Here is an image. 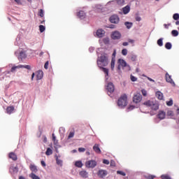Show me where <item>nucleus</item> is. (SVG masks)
Here are the masks:
<instances>
[{
    "mask_svg": "<svg viewBox=\"0 0 179 179\" xmlns=\"http://www.w3.org/2000/svg\"><path fill=\"white\" fill-rule=\"evenodd\" d=\"M109 29H115V25L110 24L109 27H108Z\"/></svg>",
    "mask_w": 179,
    "mask_h": 179,
    "instance_id": "obj_58",
    "label": "nucleus"
},
{
    "mask_svg": "<svg viewBox=\"0 0 179 179\" xmlns=\"http://www.w3.org/2000/svg\"><path fill=\"white\" fill-rule=\"evenodd\" d=\"M167 115L168 117H174V113L173 110H168Z\"/></svg>",
    "mask_w": 179,
    "mask_h": 179,
    "instance_id": "obj_40",
    "label": "nucleus"
},
{
    "mask_svg": "<svg viewBox=\"0 0 179 179\" xmlns=\"http://www.w3.org/2000/svg\"><path fill=\"white\" fill-rule=\"evenodd\" d=\"M8 157L10 159H12V160H13L14 162H16V160H17V155H16L15 152H10L8 155Z\"/></svg>",
    "mask_w": 179,
    "mask_h": 179,
    "instance_id": "obj_17",
    "label": "nucleus"
},
{
    "mask_svg": "<svg viewBox=\"0 0 179 179\" xmlns=\"http://www.w3.org/2000/svg\"><path fill=\"white\" fill-rule=\"evenodd\" d=\"M157 43L159 47H163V38L158 39Z\"/></svg>",
    "mask_w": 179,
    "mask_h": 179,
    "instance_id": "obj_32",
    "label": "nucleus"
},
{
    "mask_svg": "<svg viewBox=\"0 0 179 179\" xmlns=\"http://www.w3.org/2000/svg\"><path fill=\"white\" fill-rule=\"evenodd\" d=\"M117 174H120V176H122L123 177H125V176H127V174L122 171H117Z\"/></svg>",
    "mask_w": 179,
    "mask_h": 179,
    "instance_id": "obj_42",
    "label": "nucleus"
},
{
    "mask_svg": "<svg viewBox=\"0 0 179 179\" xmlns=\"http://www.w3.org/2000/svg\"><path fill=\"white\" fill-rule=\"evenodd\" d=\"M110 166L115 167V162H114V160L110 161Z\"/></svg>",
    "mask_w": 179,
    "mask_h": 179,
    "instance_id": "obj_52",
    "label": "nucleus"
},
{
    "mask_svg": "<svg viewBox=\"0 0 179 179\" xmlns=\"http://www.w3.org/2000/svg\"><path fill=\"white\" fill-rule=\"evenodd\" d=\"M124 25L126 26L127 29H131V27H132V22H124Z\"/></svg>",
    "mask_w": 179,
    "mask_h": 179,
    "instance_id": "obj_29",
    "label": "nucleus"
},
{
    "mask_svg": "<svg viewBox=\"0 0 179 179\" xmlns=\"http://www.w3.org/2000/svg\"><path fill=\"white\" fill-rule=\"evenodd\" d=\"M29 169L31 171H32V173H37V171H38V170L37 169V166H36V165L34 164H31L29 166Z\"/></svg>",
    "mask_w": 179,
    "mask_h": 179,
    "instance_id": "obj_22",
    "label": "nucleus"
},
{
    "mask_svg": "<svg viewBox=\"0 0 179 179\" xmlns=\"http://www.w3.org/2000/svg\"><path fill=\"white\" fill-rule=\"evenodd\" d=\"M97 65L99 68L107 66V65H108V55L106 53L101 54L97 59Z\"/></svg>",
    "mask_w": 179,
    "mask_h": 179,
    "instance_id": "obj_1",
    "label": "nucleus"
},
{
    "mask_svg": "<svg viewBox=\"0 0 179 179\" xmlns=\"http://www.w3.org/2000/svg\"><path fill=\"white\" fill-rule=\"evenodd\" d=\"M145 178H146V179H155V178H156V176H153V175H145Z\"/></svg>",
    "mask_w": 179,
    "mask_h": 179,
    "instance_id": "obj_36",
    "label": "nucleus"
},
{
    "mask_svg": "<svg viewBox=\"0 0 179 179\" xmlns=\"http://www.w3.org/2000/svg\"><path fill=\"white\" fill-rule=\"evenodd\" d=\"M22 68H25V69H29V70H30V69H31V66H30V65H25V66H23V65H22Z\"/></svg>",
    "mask_w": 179,
    "mask_h": 179,
    "instance_id": "obj_50",
    "label": "nucleus"
},
{
    "mask_svg": "<svg viewBox=\"0 0 179 179\" xmlns=\"http://www.w3.org/2000/svg\"><path fill=\"white\" fill-rule=\"evenodd\" d=\"M142 19L141 18V17H136V22H141V20Z\"/></svg>",
    "mask_w": 179,
    "mask_h": 179,
    "instance_id": "obj_61",
    "label": "nucleus"
},
{
    "mask_svg": "<svg viewBox=\"0 0 179 179\" xmlns=\"http://www.w3.org/2000/svg\"><path fill=\"white\" fill-rule=\"evenodd\" d=\"M115 66V58L112 57L111 63H110V67L112 71H114V68Z\"/></svg>",
    "mask_w": 179,
    "mask_h": 179,
    "instance_id": "obj_26",
    "label": "nucleus"
},
{
    "mask_svg": "<svg viewBox=\"0 0 179 179\" xmlns=\"http://www.w3.org/2000/svg\"><path fill=\"white\" fill-rule=\"evenodd\" d=\"M6 111L8 114H12V113L15 111V107L13 106H8L6 108Z\"/></svg>",
    "mask_w": 179,
    "mask_h": 179,
    "instance_id": "obj_21",
    "label": "nucleus"
},
{
    "mask_svg": "<svg viewBox=\"0 0 179 179\" xmlns=\"http://www.w3.org/2000/svg\"><path fill=\"white\" fill-rule=\"evenodd\" d=\"M142 101V95L139 92H136L133 96V103L138 104Z\"/></svg>",
    "mask_w": 179,
    "mask_h": 179,
    "instance_id": "obj_5",
    "label": "nucleus"
},
{
    "mask_svg": "<svg viewBox=\"0 0 179 179\" xmlns=\"http://www.w3.org/2000/svg\"><path fill=\"white\" fill-rule=\"evenodd\" d=\"M107 174V171L103 169H100L97 173V176L99 177V178H104Z\"/></svg>",
    "mask_w": 179,
    "mask_h": 179,
    "instance_id": "obj_11",
    "label": "nucleus"
},
{
    "mask_svg": "<svg viewBox=\"0 0 179 179\" xmlns=\"http://www.w3.org/2000/svg\"><path fill=\"white\" fill-rule=\"evenodd\" d=\"M38 16L41 17H44V10L43 9H40L38 13Z\"/></svg>",
    "mask_w": 179,
    "mask_h": 179,
    "instance_id": "obj_35",
    "label": "nucleus"
},
{
    "mask_svg": "<svg viewBox=\"0 0 179 179\" xmlns=\"http://www.w3.org/2000/svg\"><path fill=\"white\" fill-rule=\"evenodd\" d=\"M80 176L83 178H87L88 173L86 171H81L80 172Z\"/></svg>",
    "mask_w": 179,
    "mask_h": 179,
    "instance_id": "obj_24",
    "label": "nucleus"
},
{
    "mask_svg": "<svg viewBox=\"0 0 179 179\" xmlns=\"http://www.w3.org/2000/svg\"><path fill=\"white\" fill-rule=\"evenodd\" d=\"M129 43L128 42H124L123 43H122V45L124 46V47H127V45H129Z\"/></svg>",
    "mask_w": 179,
    "mask_h": 179,
    "instance_id": "obj_60",
    "label": "nucleus"
},
{
    "mask_svg": "<svg viewBox=\"0 0 179 179\" xmlns=\"http://www.w3.org/2000/svg\"><path fill=\"white\" fill-rule=\"evenodd\" d=\"M56 162H57V164H58V166H62V160L58 159V157L56 158Z\"/></svg>",
    "mask_w": 179,
    "mask_h": 179,
    "instance_id": "obj_38",
    "label": "nucleus"
},
{
    "mask_svg": "<svg viewBox=\"0 0 179 179\" xmlns=\"http://www.w3.org/2000/svg\"><path fill=\"white\" fill-rule=\"evenodd\" d=\"M173 18L174 20H179V14L178 13L173 14Z\"/></svg>",
    "mask_w": 179,
    "mask_h": 179,
    "instance_id": "obj_41",
    "label": "nucleus"
},
{
    "mask_svg": "<svg viewBox=\"0 0 179 179\" xmlns=\"http://www.w3.org/2000/svg\"><path fill=\"white\" fill-rule=\"evenodd\" d=\"M166 105L169 106V107L173 106V99H171L169 101H166Z\"/></svg>",
    "mask_w": 179,
    "mask_h": 179,
    "instance_id": "obj_49",
    "label": "nucleus"
},
{
    "mask_svg": "<svg viewBox=\"0 0 179 179\" xmlns=\"http://www.w3.org/2000/svg\"><path fill=\"white\" fill-rule=\"evenodd\" d=\"M161 178H162V179H171V178L170 176H167V175H162L161 176Z\"/></svg>",
    "mask_w": 179,
    "mask_h": 179,
    "instance_id": "obj_48",
    "label": "nucleus"
},
{
    "mask_svg": "<svg viewBox=\"0 0 179 179\" xmlns=\"http://www.w3.org/2000/svg\"><path fill=\"white\" fill-rule=\"evenodd\" d=\"M86 151V149L84 148H78V152H85Z\"/></svg>",
    "mask_w": 179,
    "mask_h": 179,
    "instance_id": "obj_51",
    "label": "nucleus"
},
{
    "mask_svg": "<svg viewBox=\"0 0 179 179\" xmlns=\"http://www.w3.org/2000/svg\"><path fill=\"white\" fill-rule=\"evenodd\" d=\"M165 79L168 83H170L172 86L176 87V83H174V80H173L171 76H170L169 73L165 74Z\"/></svg>",
    "mask_w": 179,
    "mask_h": 179,
    "instance_id": "obj_7",
    "label": "nucleus"
},
{
    "mask_svg": "<svg viewBox=\"0 0 179 179\" xmlns=\"http://www.w3.org/2000/svg\"><path fill=\"white\" fill-rule=\"evenodd\" d=\"M134 108H135V107L134 106H130L129 107V110H134Z\"/></svg>",
    "mask_w": 179,
    "mask_h": 179,
    "instance_id": "obj_62",
    "label": "nucleus"
},
{
    "mask_svg": "<svg viewBox=\"0 0 179 179\" xmlns=\"http://www.w3.org/2000/svg\"><path fill=\"white\" fill-rule=\"evenodd\" d=\"M77 15L80 19H85V16H86V13H85V11L80 10V12L78 13Z\"/></svg>",
    "mask_w": 179,
    "mask_h": 179,
    "instance_id": "obj_19",
    "label": "nucleus"
},
{
    "mask_svg": "<svg viewBox=\"0 0 179 179\" xmlns=\"http://www.w3.org/2000/svg\"><path fill=\"white\" fill-rule=\"evenodd\" d=\"M157 117L159 120H164L166 118V112L159 110Z\"/></svg>",
    "mask_w": 179,
    "mask_h": 179,
    "instance_id": "obj_15",
    "label": "nucleus"
},
{
    "mask_svg": "<svg viewBox=\"0 0 179 179\" xmlns=\"http://www.w3.org/2000/svg\"><path fill=\"white\" fill-rule=\"evenodd\" d=\"M106 90L108 91V93H114V90H115V88L114 87V84L113 83H109L106 87Z\"/></svg>",
    "mask_w": 179,
    "mask_h": 179,
    "instance_id": "obj_10",
    "label": "nucleus"
},
{
    "mask_svg": "<svg viewBox=\"0 0 179 179\" xmlns=\"http://www.w3.org/2000/svg\"><path fill=\"white\" fill-rule=\"evenodd\" d=\"M128 43H130V44H134L135 43V41L134 39H128Z\"/></svg>",
    "mask_w": 179,
    "mask_h": 179,
    "instance_id": "obj_54",
    "label": "nucleus"
},
{
    "mask_svg": "<svg viewBox=\"0 0 179 179\" xmlns=\"http://www.w3.org/2000/svg\"><path fill=\"white\" fill-rule=\"evenodd\" d=\"M103 164H110V161L108 159H103Z\"/></svg>",
    "mask_w": 179,
    "mask_h": 179,
    "instance_id": "obj_53",
    "label": "nucleus"
},
{
    "mask_svg": "<svg viewBox=\"0 0 179 179\" xmlns=\"http://www.w3.org/2000/svg\"><path fill=\"white\" fill-rule=\"evenodd\" d=\"M129 10H131V8L129 7V6H126L124 8H123L124 15L129 13Z\"/></svg>",
    "mask_w": 179,
    "mask_h": 179,
    "instance_id": "obj_23",
    "label": "nucleus"
},
{
    "mask_svg": "<svg viewBox=\"0 0 179 179\" xmlns=\"http://www.w3.org/2000/svg\"><path fill=\"white\" fill-rule=\"evenodd\" d=\"M75 166H76V167L80 168L83 166V164H82V162H80V161H77V162H76Z\"/></svg>",
    "mask_w": 179,
    "mask_h": 179,
    "instance_id": "obj_30",
    "label": "nucleus"
},
{
    "mask_svg": "<svg viewBox=\"0 0 179 179\" xmlns=\"http://www.w3.org/2000/svg\"><path fill=\"white\" fill-rule=\"evenodd\" d=\"M23 66L22 65H18L15 66H13L11 68L10 72H16L17 69H20V68H22Z\"/></svg>",
    "mask_w": 179,
    "mask_h": 179,
    "instance_id": "obj_25",
    "label": "nucleus"
},
{
    "mask_svg": "<svg viewBox=\"0 0 179 179\" xmlns=\"http://www.w3.org/2000/svg\"><path fill=\"white\" fill-rule=\"evenodd\" d=\"M39 31L41 33L45 31V27L44 25H39Z\"/></svg>",
    "mask_w": 179,
    "mask_h": 179,
    "instance_id": "obj_33",
    "label": "nucleus"
},
{
    "mask_svg": "<svg viewBox=\"0 0 179 179\" xmlns=\"http://www.w3.org/2000/svg\"><path fill=\"white\" fill-rule=\"evenodd\" d=\"M15 1V2H16L17 3H20V0H14Z\"/></svg>",
    "mask_w": 179,
    "mask_h": 179,
    "instance_id": "obj_64",
    "label": "nucleus"
},
{
    "mask_svg": "<svg viewBox=\"0 0 179 179\" xmlns=\"http://www.w3.org/2000/svg\"><path fill=\"white\" fill-rule=\"evenodd\" d=\"M172 36H173L174 37H177V36H178V31L177 30H173L171 31Z\"/></svg>",
    "mask_w": 179,
    "mask_h": 179,
    "instance_id": "obj_39",
    "label": "nucleus"
},
{
    "mask_svg": "<svg viewBox=\"0 0 179 179\" xmlns=\"http://www.w3.org/2000/svg\"><path fill=\"white\" fill-rule=\"evenodd\" d=\"M141 93L143 96H144V97H146V96H148V91H146V90H142Z\"/></svg>",
    "mask_w": 179,
    "mask_h": 179,
    "instance_id": "obj_44",
    "label": "nucleus"
},
{
    "mask_svg": "<svg viewBox=\"0 0 179 179\" xmlns=\"http://www.w3.org/2000/svg\"><path fill=\"white\" fill-rule=\"evenodd\" d=\"M75 136V132L71 131L69 134L68 139H71V138H73Z\"/></svg>",
    "mask_w": 179,
    "mask_h": 179,
    "instance_id": "obj_43",
    "label": "nucleus"
},
{
    "mask_svg": "<svg viewBox=\"0 0 179 179\" xmlns=\"http://www.w3.org/2000/svg\"><path fill=\"white\" fill-rule=\"evenodd\" d=\"M106 31H104V30L103 29H98L96 33L97 37H99V38H101V37H104Z\"/></svg>",
    "mask_w": 179,
    "mask_h": 179,
    "instance_id": "obj_12",
    "label": "nucleus"
},
{
    "mask_svg": "<svg viewBox=\"0 0 179 179\" xmlns=\"http://www.w3.org/2000/svg\"><path fill=\"white\" fill-rule=\"evenodd\" d=\"M117 55V51L115 50L113 53V58H115V55Z\"/></svg>",
    "mask_w": 179,
    "mask_h": 179,
    "instance_id": "obj_59",
    "label": "nucleus"
},
{
    "mask_svg": "<svg viewBox=\"0 0 179 179\" xmlns=\"http://www.w3.org/2000/svg\"><path fill=\"white\" fill-rule=\"evenodd\" d=\"M97 166V162L95 160H89L85 162V166L87 169H94Z\"/></svg>",
    "mask_w": 179,
    "mask_h": 179,
    "instance_id": "obj_6",
    "label": "nucleus"
},
{
    "mask_svg": "<svg viewBox=\"0 0 179 179\" xmlns=\"http://www.w3.org/2000/svg\"><path fill=\"white\" fill-rule=\"evenodd\" d=\"M116 2L117 3V5H120V6H122V5H124V3H125L124 0H117Z\"/></svg>",
    "mask_w": 179,
    "mask_h": 179,
    "instance_id": "obj_37",
    "label": "nucleus"
},
{
    "mask_svg": "<svg viewBox=\"0 0 179 179\" xmlns=\"http://www.w3.org/2000/svg\"><path fill=\"white\" fill-rule=\"evenodd\" d=\"M148 80H150V82H155V80L150 78H148Z\"/></svg>",
    "mask_w": 179,
    "mask_h": 179,
    "instance_id": "obj_63",
    "label": "nucleus"
},
{
    "mask_svg": "<svg viewBox=\"0 0 179 179\" xmlns=\"http://www.w3.org/2000/svg\"><path fill=\"white\" fill-rule=\"evenodd\" d=\"M130 78H131V82H136V80H138V78H136V77H135L132 75L130 76Z\"/></svg>",
    "mask_w": 179,
    "mask_h": 179,
    "instance_id": "obj_45",
    "label": "nucleus"
},
{
    "mask_svg": "<svg viewBox=\"0 0 179 179\" xmlns=\"http://www.w3.org/2000/svg\"><path fill=\"white\" fill-rule=\"evenodd\" d=\"M131 60L133 62H135V61H136V55H132L131 56Z\"/></svg>",
    "mask_w": 179,
    "mask_h": 179,
    "instance_id": "obj_46",
    "label": "nucleus"
},
{
    "mask_svg": "<svg viewBox=\"0 0 179 179\" xmlns=\"http://www.w3.org/2000/svg\"><path fill=\"white\" fill-rule=\"evenodd\" d=\"M127 104L128 96H127V94H124L117 100V106L120 107V108H124V107H127Z\"/></svg>",
    "mask_w": 179,
    "mask_h": 179,
    "instance_id": "obj_3",
    "label": "nucleus"
},
{
    "mask_svg": "<svg viewBox=\"0 0 179 179\" xmlns=\"http://www.w3.org/2000/svg\"><path fill=\"white\" fill-rule=\"evenodd\" d=\"M41 166H42L43 167H45V166H47V164H45V162H44V161H41Z\"/></svg>",
    "mask_w": 179,
    "mask_h": 179,
    "instance_id": "obj_57",
    "label": "nucleus"
},
{
    "mask_svg": "<svg viewBox=\"0 0 179 179\" xmlns=\"http://www.w3.org/2000/svg\"><path fill=\"white\" fill-rule=\"evenodd\" d=\"M118 66L117 69L118 71H121V67L124 69V68H127V71H131V66L128 64H127V62L122 59H119L117 61Z\"/></svg>",
    "mask_w": 179,
    "mask_h": 179,
    "instance_id": "obj_4",
    "label": "nucleus"
},
{
    "mask_svg": "<svg viewBox=\"0 0 179 179\" xmlns=\"http://www.w3.org/2000/svg\"><path fill=\"white\" fill-rule=\"evenodd\" d=\"M51 155H52V150L50 148H47L46 152H45V155L51 156Z\"/></svg>",
    "mask_w": 179,
    "mask_h": 179,
    "instance_id": "obj_27",
    "label": "nucleus"
},
{
    "mask_svg": "<svg viewBox=\"0 0 179 179\" xmlns=\"http://www.w3.org/2000/svg\"><path fill=\"white\" fill-rule=\"evenodd\" d=\"M48 64H49L48 62H46L45 63V65H44L45 69H48Z\"/></svg>",
    "mask_w": 179,
    "mask_h": 179,
    "instance_id": "obj_56",
    "label": "nucleus"
},
{
    "mask_svg": "<svg viewBox=\"0 0 179 179\" xmlns=\"http://www.w3.org/2000/svg\"><path fill=\"white\" fill-rule=\"evenodd\" d=\"M101 69H102L103 72L106 73V76H108V69H106L103 66L99 67Z\"/></svg>",
    "mask_w": 179,
    "mask_h": 179,
    "instance_id": "obj_34",
    "label": "nucleus"
},
{
    "mask_svg": "<svg viewBox=\"0 0 179 179\" xmlns=\"http://www.w3.org/2000/svg\"><path fill=\"white\" fill-rule=\"evenodd\" d=\"M29 177H30L31 179H40V177H38V176H36V174H34V173H31L29 175Z\"/></svg>",
    "mask_w": 179,
    "mask_h": 179,
    "instance_id": "obj_28",
    "label": "nucleus"
},
{
    "mask_svg": "<svg viewBox=\"0 0 179 179\" xmlns=\"http://www.w3.org/2000/svg\"><path fill=\"white\" fill-rule=\"evenodd\" d=\"M155 96L158 100H163V93H162V92L157 91L155 94Z\"/></svg>",
    "mask_w": 179,
    "mask_h": 179,
    "instance_id": "obj_20",
    "label": "nucleus"
},
{
    "mask_svg": "<svg viewBox=\"0 0 179 179\" xmlns=\"http://www.w3.org/2000/svg\"><path fill=\"white\" fill-rule=\"evenodd\" d=\"M109 20L110 23H114L115 24H117L120 22V17L117 15H113L110 17Z\"/></svg>",
    "mask_w": 179,
    "mask_h": 179,
    "instance_id": "obj_9",
    "label": "nucleus"
},
{
    "mask_svg": "<svg viewBox=\"0 0 179 179\" xmlns=\"http://www.w3.org/2000/svg\"><path fill=\"white\" fill-rule=\"evenodd\" d=\"M121 33L118 31H115L111 34V38L113 40H120L121 38Z\"/></svg>",
    "mask_w": 179,
    "mask_h": 179,
    "instance_id": "obj_8",
    "label": "nucleus"
},
{
    "mask_svg": "<svg viewBox=\"0 0 179 179\" xmlns=\"http://www.w3.org/2000/svg\"><path fill=\"white\" fill-rule=\"evenodd\" d=\"M9 171L11 174H17V173H19V168L17 166H10Z\"/></svg>",
    "mask_w": 179,
    "mask_h": 179,
    "instance_id": "obj_14",
    "label": "nucleus"
},
{
    "mask_svg": "<svg viewBox=\"0 0 179 179\" xmlns=\"http://www.w3.org/2000/svg\"><path fill=\"white\" fill-rule=\"evenodd\" d=\"M26 58H27V55H26V51L22 50L21 52H20L18 59H24Z\"/></svg>",
    "mask_w": 179,
    "mask_h": 179,
    "instance_id": "obj_13",
    "label": "nucleus"
},
{
    "mask_svg": "<svg viewBox=\"0 0 179 179\" xmlns=\"http://www.w3.org/2000/svg\"><path fill=\"white\" fill-rule=\"evenodd\" d=\"M43 71H38L36 73V79H37V80H40L43 79Z\"/></svg>",
    "mask_w": 179,
    "mask_h": 179,
    "instance_id": "obj_18",
    "label": "nucleus"
},
{
    "mask_svg": "<svg viewBox=\"0 0 179 179\" xmlns=\"http://www.w3.org/2000/svg\"><path fill=\"white\" fill-rule=\"evenodd\" d=\"M52 141L55 142L57 141V138L55 137V134H52Z\"/></svg>",
    "mask_w": 179,
    "mask_h": 179,
    "instance_id": "obj_55",
    "label": "nucleus"
},
{
    "mask_svg": "<svg viewBox=\"0 0 179 179\" xmlns=\"http://www.w3.org/2000/svg\"><path fill=\"white\" fill-rule=\"evenodd\" d=\"M122 55H124V56L127 55L128 54V50L122 49Z\"/></svg>",
    "mask_w": 179,
    "mask_h": 179,
    "instance_id": "obj_47",
    "label": "nucleus"
},
{
    "mask_svg": "<svg viewBox=\"0 0 179 179\" xmlns=\"http://www.w3.org/2000/svg\"><path fill=\"white\" fill-rule=\"evenodd\" d=\"M93 150L95 153H98L100 155L101 153V150H100V146L99 144H95L93 147Z\"/></svg>",
    "mask_w": 179,
    "mask_h": 179,
    "instance_id": "obj_16",
    "label": "nucleus"
},
{
    "mask_svg": "<svg viewBox=\"0 0 179 179\" xmlns=\"http://www.w3.org/2000/svg\"><path fill=\"white\" fill-rule=\"evenodd\" d=\"M143 106H145L146 107H150L152 113V115H154L155 113H153V111H157L159 110V103L156 101L148 100L143 102Z\"/></svg>",
    "mask_w": 179,
    "mask_h": 179,
    "instance_id": "obj_2",
    "label": "nucleus"
},
{
    "mask_svg": "<svg viewBox=\"0 0 179 179\" xmlns=\"http://www.w3.org/2000/svg\"><path fill=\"white\" fill-rule=\"evenodd\" d=\"M171 47H172L171 43L167 42L165 44V48H166V50H171Z\"/></svg>",
    "mask_w": 179,
    "mask_h": 179,
    "instance_id": "obj_31",
    "label": "nucleus"
}]
</instances>
